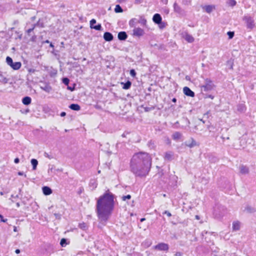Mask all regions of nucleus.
<instances>
[{
  "mask_svg": "<svg viewBox=\"0 0 256 256\" xmlns=\"http://www.w3.org/2000/svg\"><path fill=\"white\" fill-rule=\"evenodd\" d=\"M130 76L134 78L135 77L136 74V73L134 69L130 70Z\"/></svg>",
  "mask_w": 256,
  "mask_h": 256,
  "instance_id": "nucleus-46",
  "label": "nucleus"
},
{
  "mask_svg": "<svg viewBox=\"0 0 256 256\" xmlns=\"http://www.w3.org/2000/svg\"><path fill=\"white\" fill-rule=\"evenodd\" d=\"M10 66L14 70H18L22 66V64L20 62H13Z\"/></svg>",
  "mask_w": 256,
  "mask_h": 256,
  "instance_id": "nucleus-18",
  "label": "nucleus"
},
{
  "mask_svg": "<svg viewBox=\"0 0 256 256\" xmlns=\"http://www.w3.org/2000/svg\"><path fill=\"white\" fill-rule=\"evenodd\" d=\"M162 214H166L168 217H170V216H172V214H171V213H170V212L168 211V210H165V211L162 213Z\"/></svg>",
  "mask_w": 256,
  "mask_h": 256,
  "instance_id": "nucleus-52",
  "label": "nucleus"
},
{
  "mask_svg": "<svg viewBox=\"0 0 256 256\" xmlns=\"http://www.w3.org/2000/svg\"><path fill=\"white\" fill-rule=\"evenodd\" d=\"M205 98H210L211 99H213L214 98V96L211 94H206L204 96Z\"/></svg>",
  "mask_w": 256,
  "mask_h": 256,
  "instance_id": "nucleus-55",
  "label": "nucleus"
},
{
  "mask_svg": "<svg viewBox=\"0 0 256 256\" xmlns=\"http://www.w3.org/2000/svg\"><path fill=\"white\" fill-rule=\"evenodd\" d=\"M31 102L32 98L30 96H26L22 99V102L24 105L28 106L31 103Z\"/></svg>",
  "mask_w": 256,
  "mask_h": 256,
  "instance_id": "nucleus-19",
  "label": "nucleus"
},
{
  "mask_svg": "<svg viewBox=\"0 0 256 256\" xmlns=\"http://www.w3.org/2000/svg\"><path fill=\"white\" fill-rule=\"evenodd\" d=\"M8 220L6 218H4L3 216L0 214V221L1 222H6Z\"/></svg>",
  "mask_w": 256,
  "mask_h": 256,
  "instance_id": "nucleus-48",
  "label": "nucleus"
},
{
  "mask_svg": "<svg viewBox=\"0 0 256 256\" xmlns=\"http://www.w3.org/2000/svg\"><path fill=\"white\" fill-rule=\"evenodd\" d=\"M103 38L106 42H111L114 39V36L112 34L108 32H106L104 33Z\"/></svg>",
  "mask_w": 256,
  "mask_h": 256,
  "instance_id": "nucleus-14",
  "label": "nucleus"
},
{
  "mask_svg": "<svg viewBox=\"0 0 256 256\" xmlns=\"http://www.w3.org/2000/svg\"><path fill=\"white\" fill-rule=\"evenodd\" d=\"M35 28L33 24H32V28H28L26 30V33L28 34V36H30L32 35L31 33L34 30Z\"/></svg>",
  "mask_w": 256,
  "mask_h": 256,
  "instance_id": "nucleus-37",
  "label": "nucleus"
},
{
  "mask_svg": "<svg viewBox=\"0 0 256 256\" xmlns=\"http://www.w3.org/2000/svg\"><path fill=\"white\" fill-rule=\"evenodd\" d=\"M69 108L72 110L78 111L80 110V106L77 104H72L69 106Z\"/></svg>",
  "mask_w": 256,
  "mask_h": 256,
  "instance_id": "nucleus-25",
  "label": "nucleus"
},
{
  "mask_svg": "<svg viewBox=\"0 0 256 256\" xmlns=\"http://www.w3.org/2000/svg\"><path fill=\"white\" fill-rule=\"evenodd\" d=\"M174 12L178 14H182L183 12L182 8L175 2L174 4Z\"/></svg>",
  "mask_w": 256,
  "mask_h": 256,
  "instance_id": "nucleus-20",
  "label": "nucleus"
},
{
  "mask_svg": "<svg viewBox=\"0 0 256 256\" xmlns=\"http://www.w3.org/2000/svg\"><path fill=\"white\" fill-rule=\"evenodd\" d=\"M174 154L172 152L168 151L165 153L164 159L165 160L170 161L173 158Z\"/></svg>",
  "mask_w": 256,
  "mask_h": 256,
  "instance_id": "nucleus-16",
  "label": "nucleus"
},
{
  "mask_svg": "<svg viewBox=\"0 0 256 256\" xmlns=\"http://www.w3.org/2000/svg\"><path fill=\"white\" fill-rule=\"evenodd\" d=\"M160 28H163L166 26V24L162 22L160 24H158Z\"/></svg>",
  "mask_w": 256,
  "mask_h": 256,
  "instance_id": "nucleus-51",
  "label": "nucleus"
},
{
  "mask_svg": "<svg viewBox=\"0 0 256 256\" xmlns=\"http://www.w3.org/2000/svg\"><path fill=\"white\" fill-rule=\"evenodd\" d=\"M19 162H20V159L18 158H16L14 160V162L15 164H18Z\"/></svg>",
  "mask_w": 256,
  "mask_h": 256,
  "instance_id": "nucleus-59",
  "label": "nucleus"
},
{
  "mask_svg": "<svg viewBox=\"0 0 256 256\" xmlns=\"http://www.w3.org/2000/svg\"><path fill=\"white\" fill-rule=\"evenodd\" d=\"M138 22L143 26H145L146 25V20L144 18V16H140V19L138 20Z\"/></svg>",
  "mask_w": 256,
  "mask_h": 256,
  "instance_id": "nucleus-22",
  "label": "nucleus"
},
{
  "mask_svg": "<svg viewBox=\"0 0 256 256\" xmlns=\"http://www.w3.org/2000/svg\"><path fill=\"white\" fill-rule=\"evenodd\" d=\"M31 164L32 166V170H35L38 164V161L35 158H32L30 160Z\"/></svg>",
  "mask_w": 256,
  "mask_h": 256,
  "instance_id": "nucleus-31",
  "label": "nucleus"
},
{
  "mask_svg": "<svg viewBox=\"0 0 256 256\" xmlns=\"http://www.w3.org/2000/svg\"><path fill=\"white\" fill-rule=\"evenodd\" d=\"M214 87L212 80L208 78L205 79L204 84L200 86L202 91L206 92L212 90Z\"/></svg>",
  "mask_w": 256,
  "mask_h": 256,
  "instance_id": "nucleus-5",
  "label": "nucleus"
},
{
  "mask_svg": "<svg viewBox=\"0 0 256 256\" xmlns=\"http://www.w3.org/2000/svg\"><path fill=\"white\" fill-rule=\"evenodd\" d=\"M42 192L46 196L50 194L52 192V190L48 186H44L42 188Z\"/></svg>",
  "mask_w": 256,
  "mask_h": 256,
  "instance_id": "nucleus-17",
  "label": "nucleus"
},
{
  "mask_svg": "<svg viewBox=\"0 0 256 256\" xmlns=\"http://www.w3.org/2000/svg\"><path fill=\"white\" fill-rule=\"evenodd\" d=\"M133 36L138 37L142 36L144 35V32L143 29L140 28H134L132 30Z\"/></svg>",
  "mask_w": 256,
  "mask_h": 256,
  "instance_id": "nucleus-8",
  "label": "nucleus"
},
{
  "mask_svg": "<svg viewBox=\"0 0 256 256\" xmlns=\"http://www.w3.org/2000/svg\"><path fill=\"white\" fill-rule=\"evenodd\" d=\"M20 250L19 249H16V250H15V252L16 254H20Z\"/></svg>",
  "mask_w": 256,
  "mask_h": 256,
  "instance_id": "nucleus-62",
  "label": "nucleus"
},
{
  "mask_svg": "<svg viewBox=\"0 0 256 256\" xmlns=\"http://www.w3.org/2000/svg\"><path fill=\"white\" fill-rule=\"evenodd\" d=\"M136 18H132L129 21V26L131 28H136V24L138 22Z\"/></svg>",
  "mask_w": 256,
  "mask_h": 256,
  "instance_id": "nucleus-26",
  "label": "nucleus"
},
{
  "mask_svg": "<svg viewBox=\"0 0 256 256\" xmlns=\"http://www.w3.org/2000/svg\"><path fill=\"white\" fill-rule=\"evenodd\" d=\"M68 244L67 243V239L62 238L60 240V244L62 246L64 247L66 246V245Z\"/></svg>",
  "mask_w": 256,
  "mask_h": 256,
  "instance_id": "nucleus-39",
  "label": "nucleus"
},
{
  "mask_svg": "<svg viewBox=\"0 0 256 256\" xmlns=\"http://www.w3.org/2000/svg\"><path fill=\"white\" fill-rule=\"evenodd\" d=\"M248 172H249V170L247 166H243V165L240 166V172L242 174H247L248 173Z\"/></svg>",
  "mask_w": 256,
  "mask_h": 256,
  "instance_id": "nucleus-24",
  "label": "nucleus"
},
{
  "mask_svg": "<svg viewBox=\"0 0 256 256\" xmlns=\"http://www.w3.org/2000/svg\"><path fill=\"white\" fill-rule=\"evenodd\" d=\"M121 84L122 86V88L124 90H128L132 86V82L130 80H128L126 82H122Z\"/></svg>",
  "mask_w": 256,
  "mask_h": 256,
  "instance_id": "nucleus-21",
  "label": "nucleus"
},
{
  "mask_svg": "<svg viewBox=\"0 0 256 256\" xmlns=\"http://www.w3.org/2000/svg\"><path fill=\"white\" fill-rule=\"evenodd\" d=\"M147 146H148L149 148L150 149H153L155 148V144L154 141L150 140L149 142H148L147 144Z\"/></svg>",
  "mask_w": 256,
  "mask_h": 256,
  "instance_id": "nucleus-38",
  "label": "nucleus"
},
{
  "mask_svg": "<svg viewBox=\"0 0 256 256\" xmlns=\"http://www.w3.org/2000/svg\"><path fill=\"white\" fill-rule=\"evenodd\" d=\"M68 88L71 91H72L74 90V88H72L70 86H68Z\"/></svg>",
  "mask_w": 256,
  "mask_h": 256,
  "instance_id": "nucleus-63",
  "label": "nucleus"
},
{
  "mask_svg": "<svg viewBox=\"0 0 256 256\" xmlns=\"http://www.w3.org/2000/svg\"><path fill=\"white\" fill-rule=\"evenodd\" d=\"M152 166V158L146 152L135 154L131 158L130 170L136 176L142 178L149 173Z\"/></svg>",
  "mask_w": 256,
  "mask_h": 256,
  "instance_id": "nucleus-1",
  "label": "nucleus"
},
{
  "mask_svg": "<svg viewBox=\"0 0 256 256\" xmlns=\"http://www.w3.org/2000/svg\"><path fill=\"white\" fill-rule=\"evenodd\" d=\"M237 110L240 112H244L246 110V107L244 104H239L237 106Z\"/></svg>",
  "mask_w": 256,
  "mask_h": 256,
  "instance_id": "nucleus-32",
  "label": "nucleus"
},
{
  "mask_svg": "<svg viewBox=\"0 0 256 256\" xmlns=\"http://www.w3.org/2000/svg\"><path fill=\"white\" fill-rule=\"evenodd\" d=\"M36 36L34 34L32 36V38H31V41H32V42H35V41H36Z\"/></svg>",
  "mask_w": 256,
  "mask_h": 256,
  "instance_id": "nucleus-56",
  "label": "nucleus"
},
{
  "mask_svg": "<svg viewBox=\"0 0 256 256\" xmlns=\"http://www.w3.org/2000/svg\"><path fill=\"white\" fill-rule=\"evenodd\" d=\"M44 156L46 158H48L49 159H52L53 158V156L51 155L48 154L47 152H45L44 153Z\"/></svg>",
  "mask_w": 256,
  "mask_h": 256,
  "instance_id": "nucleus-49",
  "label": "nucleus"
},
{
  "mask_svg": "<svg viewBox=\"0 0 256 256\" xmlns=\"http://www.w3.org/2000/svg\"><path fill=\"white\" fill-rule=\"evenodd\" d=\"M6 62L10 66L13 63V60L10 56H8L6 58Z\"/></svg>",
  "mask_w": 256,
  "mask_h": 256,
  "instance_id": "nucleus-40",
  "label": "nucleus"
},
{
  "mask_svg": "<svg viewBox=\"0 0 256 256\" xmlns=\"http://www.w3.org/2000/svg\"><path fill=\"white\" fill-rule=\"evenodd\" d=\"M130 134V132L128 131H125L122 134V136L123 138L126 137V135L128 134Z\"/></svg>",
  "mask_w": 256,
  "mask_h": 256,
  "instance_id": "nucleus-54",
  "label": "nucleus"
},
{
  "mask_svg": "<svg viewBox=\"0 0 256 256\" xmlns=\"http://www.w3.org/2000/svg\"><path fill=\"white\" fill-rule=\"evenodd\" d=\"M8 78L5 77L0 72V82L3 84H7L8 82Z\"/></svg>",
  "mask_w": 256,
  "mask_h": 256,
  "instance_id": "nucleus-28",
  "label": "nucleus"
},
{
  "mask_svg": "<svg viewBox=\"0 0 256 256\" xmlns=\"http://www.w3.org/2000/svg\"><path fill=\"white\" fill-rule=\"evenodd\" d=\"M226 2L231 7H234L236 4V2L235 0H228Z\"/></svg>",
  "mask_w": 256,
  "mask_h": 256,
  "instance_id": "nucleus-36",
  "label": "nucleus"
},
{
  "mask_svg": "<svg viewBox=\"0 0 256 256\" xmlns=\"http://www.w3.org/2000/svg\"><path fill=\"white\" fill-rule=\"evenodd\" d=\"M78 227L84 230H86L88 228V225L84 222H82V223L79 224Z\"/></svg>",
  "mask_w": 256,
  "mask_h": 256,
  "instance_id": "nucleus-33",
  "label": "nucleus"
},
{
  "mask_svg": "<svg viewBox=\"0 0 256 256\" xmlns=\"http://www.w3.org/2000/svg\"><path fill=\"white\" fill-rule=\"evenodd\" d=\"M172 102H176V98H174L172 99Z\"/></svg>",
  "mask_w": 256,
  "mask_h": 256,
  "instance_id": "nucleus-64",
  "label": "nucleus"
},
{
  "mask_svg": "<svg viewBox=\"0 0 256 256\" xmlns=\"http://www.w3.org/2000/svg\"><path fill=\"white\" fill-rule=\"evenodd\" d=\"M142 2L143 0H135L134 3L136 4H142Z\"/></svg>",
  "mask_w": 256,
  "mask_h": 256,
  "instance_id": "nucleus-53",
  "label": "nucleus"
},
{
  "mask_svg": "<svg viewBox=\"0 0 256 256\" xmlns=\"http://www.w3.org/2000/svg\"><path fill=\"white\" fill-rule=\"evenodd\" d=\"M182 136V134L178 132H174L172 135V138L174 140H178L180 139Z\"/></svg>",
  "mask_w": 256,
  "mask_h": 256,
  "instance_id": "nucleus-29",
  "label": "nucleus"
},
{
  "mask_svg": "<svg viewBox=\"0 0 256 256\" xmlns=\"http://www.w3.org/2000/svg\"><path fill=\"white\" fill-rule=\"evenodd\" d=\"M242 20L244 22L248 30H251L254 28L255 22L254 18L249 14H245Z\"/></svg>",
  "mask_w": 256,
  "mask_h": 256,
  "instance_id": "nucleus-3",
  "label": "nucleus"
},
{
  "mask_svg": "<svg viewBox=\"0 0 256 256\" xmlns=\"http://www.w3.org/2000/svg\"><path fill=\"white\" fill-rule=\"evenodd\" d=\"M183 92L185 95L190 97L194 96V92L192 91L188 87L184 86L183 88Z\"/></svg>",
  "mask_w": 256,
  "mask_h": 256,
  "instance_id": "nucleus-11",
  "label": "nucleus"
},
{
  "mask_svg": "<svg viewBox=\"0 0 256 256\" xmlns=\"http://www.w3.org/2000/svg\"><path fill=\"white\" fill-rule=\"evenodd\" d=\"M114 12L116 13L122 12H123V10L119 4H117L114 8Z\"/></svg>",
  "mask_w": 256,
  "mask_h": 256,
  "instance_id": "nucleus-35",
  "label": "nucleus"
},
{
  "mask_svg": "<svg viewBox=\"0 0 256 256\" xmlns=\"http://www.w3.org/2000/svg\"><path fill=\"white\" fill-rule=\"evenodd\" d=\"M162 2L165 4H166L168 2V0H162Z\"/></svg>",
  "mask_w": 256,
  "mask_h": 256,
  "instance_id": "nucleus-61",
  "label": "nucleus"
},
{
  "mask_svg": "<svg viewBox=\"0 0 256 256\" xmlns=\"http://www.w3.org/2000/svg\"><path fill=\"white\" fill-rule=\"evenodd\" d=\"M144 110L146 112H150V110H154L155 108L154 106H146L144 107Z\"/></svg>",
  "mask_w": 256,
  "mask_h": 256,
  "instance_id": "nucleus-41",
  "label": "nucleus"
},
{
  "mask_svg": "<svg viewBox=\"0 0 256 256\" xmlns=\"http://www.w3.org/2000/svg\"><path fill=\"white\" fill-rule=\"evenodd\" d=\"M66 115V112H62L60 113V116L62 117Z\"/></svg>",
  "mask_w": 256,
  "mask_h": 256,
  "instance_id": "nucleus-60",
  "label": "nucleus"
},
{
  "mask_svg": "<svg viewBox=\"0 0 256 256\" xmlns=\"http://www.w3.org/2000/svg\"><path fill=\"white\" fill-rule=\"evenodd\" d=\"M130 198H131V196L130 194H128L126 196H124L122 198V200L124 201H125L126 200H130Z\"/></svg>",
  "mask_w": 256,
  "mask_h": 256,
  "instance_id": "nucleus-45",
  "label": "nucleus"
},
{
  "mask_svg": "<svg viewBox=\"0 0 256 256\" xmlns=\"http://www.w3.org/2000/svg\"><path fill=\"white\" fill-rule=\"evenodd\" d=\"M126 32L122 31L118 33V38L120 40H125L128 38Z\"/></svg>",
  "mask_w": 256,
  "mask_h": 256,
  "instance_id": "nucleus-15",
  "label": "nucleus"
},
{
  "mask_svg": "<svg viewBox=\"0 0 256 256\" xmlns=\"http://www.w3.org/2000/svg\"><path fill=\"white\" fill-rule=\"evenodd\" d=\"M18 175H19V176H23V175H24V177H26V174H24V172H18Z\"/></svg>",
  "mask_w": 256,
  "mask_h": 256,
  "instance_id": "nucleus-57",
  "label": "nucleus"
},
{
  "mask_svg": "<svg viewBox=\"0 0 256 256\" xmlns=\"http://www.w3.org/2000/svg\"><path fill=\"white\" fill-rule=\"evenodd\" d=\"M214 8V6H211V5L206 6H205V10L206 12L210 13L212 12Z\"/></svg>",
  "mask_w": 256,
  "mask_h": 256,
  "instance_id": "nucleus-34",
  "label": "nucleus"
},
{
  "mask_svg": "<svg viewBox=\"0 0 256 256\" xmlns=\"http://www.w3.org/2000/svg\"><path fill=\"white\" fill-rule=\"evenodd\" d=\"M174 255H175V256H182V252H176Z\"/></svg>",
  "mask_w": 256,
  "mask_h": 256,
  "instance_id": "nucleus-58",
  "label": "nucleus"
},
{
  "mask_svg": "<svg viewBox=\"0 0 256 256\" xmlns=\"http://www.w3.org/2000/svg\"><path fill=\"white\" fill-rule=\"evenodd\" d=\"M41 84L42 85L40 86V88L46 92L48 93L52 90V88L48 83L41 82Z\"/></svg>",
  "mask_w": 256,
  "mask_h": 256,
  "instance_id": "nucleus-9",
  "label": "nucleus"
},
{
  "mask_svg": "<svg viewBox=\"0 0 256 256\" xmlns=\"http://www.w3.org/2000/svg\"><path fill=\"white\" fill-rule=\"evenodd\" d=\"M244 210L246 211L247 212L250 213V214L254 213L256 211L255 208H254L249 205H247L244 208Z\"/></svg>",
  "mask_w": 256,
  "mask_h": 256,
  "instance_id": "nucleus-23",
  "label": "nucleus"
},
{
  "mask_svg": "<svg viewBox=\"0 0 256 256\" xmlns=\"http://www.w3.org/2000/svg\"><path fill=\"white\" fill-rule=\"evenodd\" d=\"M152 20L156 24H160L162 22V18L160 14H155L152 17Z\"/></svg>",
  "mask_w": 256,
  "mask_h": 256,
  "instance_id": "nucleus-13",
  "label": "nucleus"
},
{
  "mask_svg": "<svg viewBox=\"0 0 256 256\" xmlns=\"http://www.w3.org/2000/svg\"><path fill=\"white\" fill-rule=\"evenodd\" d=\"M182 37L188 42H192L194 40V37L192 35L188 34L187 32H184L182 34Z\"/></svg>",
  "mask_w": 256,
  "mask_h": 256,
  "instance_id": "nucleus-12",
  "label": "nucleus"
},
{
  "mask_svg": "<svg viewBox=\"0 0 256 256\" xmlns=\"http://www.w3.org/2000/svg\"><path fill=\"white\" fill-rule=\"evenodd\" d=\"M114 195L108 190L97 200L96 212L101 221L106 222L112 214L114 208Z\"/></svg>",
  "mask_w": 256,
  "mask_h": 256,
  "instance_id": "nucleus-2",
  "label": "nucleus"
},
{
  "mask_svg": "<svg viewBox=\"0 0 256 256\" xmlns=\"http://www.w3.org/2000/svg\"><path fill=\"white\" fill-rule=\"evenodd\" d=\"M154 248L160 251H168L169 246L167 244L160 242L154 246Z\"/></svg>",
  "mask_w": 256,
  "mask_h": 256,
  "instance_id": "nucleus-6",
  "label": "nucleus"
},
{
  "mask_svg": "<svg viewBox=\"0 0 256 256\" xmlns=\"http://www.w3.org/2000/svg\"><path fill=\"white\" fill-rule=\"evenodd\" d=\"M226 212V208L224 206H217L214 208V215L218 219L222 218Z\"/></svg>",
  "mask_w": 256,
  "mask_h": 256,
  "instance_id": "nucleus-4",
  "label": "nucleus"
},
{
  "mask_svg": "<svg viewBox=\"0 0 256 256\" xmlns=\"http://www.w3.org/2000/svg\"><path fill=\"white\" fill-rule=\"evenodd\" d=\"M184 144L186 146L190 148H192L198 145L196 142L192 138H190L188 140H186L184 142Z\"/></svg>",
  "mask_w": 256,
  "mask_h": 256,
  "instance_id": "nucleus-10",
  "label": "nucleus"
},
{
  "mask_svg": "<svg viewBox=\"0 0 256 256\" xmlns=\"http://www.w3.org/2000/svg\"><path fill=\"white\" fill-rule=\"evenodd\" d=\"M240 229V222L238 221L234 222L232 223V230H238Z\"/></svg>",
  "mask_w": 256,
  "mask_h": 256,
  "instance_id": "nucleus-27",
  "label": "nucleus"
},
{
  "mask_svg": "<svg viewBox=\"0 0 256 256\" xmlns=\"http://www.w3.org/2000/svg\"><path fill=\"white\" fill-rule=\"evenodd\" d=\"M54 168V165H49L48 166V173H50V172H52V170Z\"/></svg>",
  "mask_w": 256,
  "mask_h": 256,
  "instance_id": "nucleus-47",
  "label": "nucleus"
},
{
  "mask_svg": "<svg viewBox=\"0 0 256 256\" xmlns=\"http://www.w3.org/2000/svg\"><path fill=\"white\" fill-rule=\"evenodd\" d=\"M33 25L34 28L36 26L42 28L44 27V22L42 21H41L40 19L36 23L33 24Z\"/></svg>",
  "mask_w": 256,
  "mask_h": 256,
  "instance_id": "nucleus-30",
  "label": "nucleus"
},
{
  "mask_svg": "<svg viewBox=\"0 0 256 256\" xmlns=\"http://www.w3.org/2000/svg\"><path fill=\"white\" fill-rule=\"evenodd\" d=\"M62 82L66 86H68L70 82V80L68 78H64L62 79Z\"/></svg>",
  "mask_w": 256,
  "mask_h": 256,
  "instance_id": "nucleus-42",
  "label": "nucleus"
},
{
  "mask_svg": "<svg viewBox=\"0 0 256 256\" xmlns=\"http://www.w3.org/2000/svg\"><path fill=\"white\" fill-rule=\"evenodd\" d=\"M227 34L228 36V38L232 39L234 36V32L229 31L227 32Z\"/></svg>",
  "mask_w": 256,
  "mask_h": 256,
  "instance_id": "nucleus-44",
  "label": "nucleus"
},
{
  "mask_svg": "<svg viewBox=\"0 0 256 256\" xmlns=\"http://www.w3.org/2000/svg\"><path fill=\"white\" fill-rule=\"evenodd\" d=\"M96 22L95 19H92L90 21V28L92 29H94L96 30H102V26L101 24H98L96 26H94V24H96Z\"/></svg>",
  "mask_w": 256,
  "mask_h": 256,
  "instance_id": "nucleus-7",
  "label": "nucleus"
},
{
  "mask_svg": "<svg viewBox=\"0 0 256 256\" xmlns=\"http://www.w3.org/2000/svg\"><path fill=\"white\" fill-rule=\"evenodd\" d=\"M191 0H182V4L188 6L191 4Z\"/></svg>",
  "mask_w": 256,
  "mask_h": 256,
  "instance_id": "nucleus-43",
  "label": "nucleus"
},
{
  "mask_svg": "<svg viewBox=\"0 0 256 256\" xmlns=\"http://www.w3.org/2000/svg\"><path fill=\"white\" fill-rule=\"evenodd\" d=\"M54 215L55 216L56 218L60 220L61 218V214L58 213H54Z\"/></svg>",
  "mask_w": 256,
  "mask_h": 256,
  "instance_id": "nucleus-50",
  "label": "nucleus"
}]
</instances>
